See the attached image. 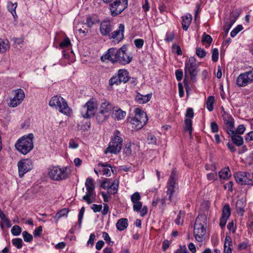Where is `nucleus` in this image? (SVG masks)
I'll return each instance as SVG.
<instances>
[{"label":"nucleus","instance_id":"obj_17","mask_svg":"<svg viewBox=\"0 0 253 253\" xmlns=\"http://www.w3.org/2000/svg\"><path fill=\"white\" fill-rule=\"evenodd\" d=\"M100 32L103 36L109 37L111 32L113 30V25L109 20H104L100 25Z\"/></svg>","mask_w":253,"mask_h":253},{"label":"nucleus","instance_id":"obj_27","mask_svg":"<svg viewBox=\"0 0 253 253\" xmlns=\"http://www.w3.org/2000/svg\"><path fill=\"white\" fill-rule=\"evenodd\" d=\"M151 97L150 94H146L145 95H142L139 93L136 95L135 99L137 102L140 104H143L148 102Z\"/></svg>","mask_w":253,"mask_h":253},{"label":"nucleus","instance_id":"obj_35","mask_svg":"<svg viewBox=\"0 0 253 253\" xmlns=\"http://www.w3.org/2000/svg\"><path fill=\"white\" fill-rule=\"evenodd\" d=\"M68 212L69 210L66 208L63 209L57 212L54 216V218H56V222H57L61 217L63 216H67Z\"/></svg>","mask_w":253,"mask_h":253},{"label":"nucleus","instance_id":"obj_62","mask_svg":"<svg viewBox=\"0 0 253 253\" xmlns=\"http://www.w3.org/2000/svg\"><path fill=\"white\" fill-rule=\"evenodd\" d=\"M211 131L213 133H216L218 131V126L215 122H212L211 123Z\"/></svg>","mask_w":253,"mask_h":253},{"label":"nucleus","instance_id":"obj_44","mask_svg":"<svg viewBox=\"0 0 253 253\" xmlns=\"http://www.w3.org/2000/svg\"><path fill=\"white\" fill-rule=\"evenodd\" d=\"M105 113H100V112H99L96 117V119L98 123H102L108 119L109 115H105Z\"/></svg>","mask_w":253,"mask_h":253},{"label":"nucleus","instance_id":"obj_51","mask_svg":"<svg viewBox=\"0 0 253 253\" xmlns=\"http://www.w3.org/2000/svg\"><path fill=\"white\" fill-rule=\"evenodd\" d=\"M243 29L241 25H238L235 28H234L230 33V35L232 37H235L237 34L242 30Z\"/></svg>","mask_w":253,"mask_h":253},{"label":"nucleus","instance_id":"obj_32","mask_svg":"<svg viewBox=\"0 0 253 253\" xmlns=\"http://www.w3.org/2000/svg\"><path fill=\"white\" fill-rule=\"evenodd\" d=\"M17 6V3H12L10 1L8 2L7 4V7L8 11L11 13L14 19H16V18L17 17L16 13V8Z\"/></svg>","mask_w":253,"mask_h":253},{"label":"nucleus","instance_id":"obj_39","mask_svg":"<svg viewBox=\"0 0 253 253\" xmlns=\"http://www.w3.org/2000/svg\"><path fill=\"white\" fill-rule=\"evenodd\" d=\"M223 120L225 125L234 124V119L228 114H225L223 116Z\"/></svg>","mask_w":253,"mask_h":253},{"label":"nucleus","instance_id":"obj_40","mask_svg":"<svg viewBox=\"0 0 253 253\" xmlns=\"http://www.w3.org/2000/svg\"><path fill=\"white\" fill-rule=\"evenodd\" d=\"M185 130L188 131L190 135L192 133V123L191 119H186L185 120Z\"/></svg>","mask_w":253,"mask_h":253},{"label":"nucleus","instance_id":"obj_5","mask_svg":"<svg viewBox=\"0 0 253 253\" xmlns=\"http://www.w3.org/2000/svg\"><path fill=\"white\" fill-rule=\"evenodd\" d=\"M114 136L112 137L108 147L106 149L104 153L117 154L120 152L122 144L123 138L120 136V132L116 130L114 132Z\"/></svg>","mask_w":253,"mask_h":253},{"label":"nucleus","instance_id":"obj_50","mask_svg":"<svg viewBox=\"0 0 253 253\" xmlns=\"http://www.w3.org/2000/svg\"><path fill=\"white\" fill-rule=\"evenodd\" d=\"M119 76H113L112 77L110 80H109V84L110 85H113L114 84L119 85L122 82L120 81H119Z\"/></svg>","mask_w":253,"mask_h":253},{"label":"nucleus","instance_id":"obj_2","mask_svg":"<svg viewBox=\"0 0 253 253\" xmlns=\"http://www.w3.org/2000/svg\"><path fill=\"white\" fill-rule=\"evenodd\" d=\"M48 175L51 179L58 181L67 179L70 171L66 167L51 166L48 169Z\"/></svg>","mask_w":253,"mask_h":253},{"label":"nucleus","instance_id":"obj_45","mask_svg":"<svg viewBox=\"0 0 253 253\" xmlns=\"http://www.w3.org/2000/svg\"><path fill=\"white\" fill-rule=\"evenodd\" d=\"M22 229L18 225H14L11 230V233L14 236H18L21 233Z\"/></svg>","mask_w":253,"mask_h":253},{"label":"nucleus","instance_id":"obj_29","mask_svg":"<svg viewBox=\"0 0 253 253\" xmlns=\"http://www.w3.org/2000/svg\"><path fill=\"white\" fill-rule=\"evenodd\" d=\"M246 206V203L243 199H240L236 202V208L237 212L243 215L244 212V208Z\"/></svg>","mask_w":253,"mask_h":253},{"label":"nucleus","instance_id":"obj_49","mask_svg":"<svg viewBox=\"0 0 253 253\" xmlns=\"http://www.w3.org/2000/svg\"><path fill=\"white\" fill-rule=\"evenodd\" d=\"M233 246L231 238L229 236H226L224 244V248H231Z\"/></svg>","mask_w":253,"mask_h":253},{"label":"nucleus","instance_id":"obj_18","mask_svg":"<svg viewBox=\"0 0 253 253\" xmlns=\"http://www.w3.org/2000/svg\"><path fill=\"white\" fill-rule=\"evenodd\" d=\"M126 116V112L118 106H115L112 112V117L118 121L124 119Z\"/></svg>","mask_w":253,"mask_h":253},{"label":"nucleus","instance_id":"obj_37","mask_svg":"<svg viewBox=\"0 0 253 253\" xmlns=\"http://www.w3.org/2000/svg\"><path fill=\"white\" fill-rule=\"evenodd\" d=\"M214 98L212 96H210L207 100V108L209 111H211L213 109Z\"/></svg>","mask_w":253,"mask_h":253},{"label":"nucleus","instance_id":"obj_22","mask_svg":"<svg viewBox=\"0 0 253 253\" xmlns=\"http://www.w3.org/2000/svg\"><path fill=\"white\" fill-rule=\"evenodd\" d=\"M144 119H142V121H140V120L135 117L131 118L130 122L132 125V128L136 130L141 129L144 126Z\"/></svg>","mask_w":253,"mask_h":253},{"label":"nucleus","instance_id":"obj_25","mask_svg":"<svg viewBox=\"0 0 253 253\" xmlns=\"http://www.w3.org/2000/svg\"><path fill=\"white\" fill-rule=\"evenodd\" d=\"M218 176L220 179L227 180L231 176L229 167H225L218 172Z\"/></svg>","mask_w":253,"mask_h":253},{"label":"nucleus","instance_id":"obj_64","mask_svg":"<svg viewBox=\"0 0 253 253\" xmlns=\"http://www.w3.org/2000/svg\"><path fill=\"white\" fill-rule=\"evenodd\" d=\"M110 181L108 179H105L101 184V186L103 189H107L109 190V187L110 186Z\"/></svg>","mask_w":253,"mask_h":253},{"label":"nucleus","instance_id":"obj_61","mask_svg":"<svg viewBox=\"0 0 253 253\" xmlns=\"http://www.w3.org/2000/svg\"><path fill=\"white\" fill-rule=\"evenodd\" d=\"M245 127L243 125H240L236 129L235 133L242 134L245 132Z\"/></svg>","mask_w":253,"mask_h":253},{"label":"nucleus","instance_id":"obj_46","mask_svg":"<svg viewBox=\"0 0 253 253\" xmlns=\"http://www.w3.org/2000/svg\"><path fill=\"white\" fill-rule=\"evenodd\" d=\"M207 178L209 181H215L218 179L217 174L216 171L213 172L208 173L207 174Z\"/></svg>","mask_w":253,"mask_h":253},{"label":"nucleus","instance_id":"obj_54","mask_svg":"<svg viewBox=\"0 0 253 253\" xmlns=\"http://www.w3.org/2000/svg\"><path fill=\"white\" fill-rule=\"evenodd\" d=\"M196 55L200 58H203L206 55V51L204 49L200 47L196 48Z\"/></svg>","mask_w":253,"mask_h":253},{"label":"nucleus","instance_id":"obj_9","mask_svg":"<svg viewBox=\"0 0 253 253\" xmlns=\"http://www.w3.org/2000/svg\"><path fill=\"white\" fill-rule=\"evenodd\" d=\"M236 182L241 185H250L253 183V173L245 171H238L235 173Z\"/></svg>","mask_w":253,"mask_h":253},{"label":"nucleus","instance_id":"obj_34","mask_svg":"<svg viewBox=\"0 0 253 253\" xmlns=\"http://www.w3.org/2000/svg\"><path fill=\"white\" fill-rule=\"evenodd\" d=\"M9 48V42L7 40L0 39V53L4 52Z\"/></svg>","mask_w":253,"mask_h":253},{"label":"nucleus","instance_id":"obj_38","mask_svg":"<svg viewBox=\"0 0 253 253\" xmlns=\"http://www.w3.org/2000/svg\"><path fill=\"white\" fill-rule=\"evenodd\" d=\"M231 214V209L228 204L225 205L222 210V216L229 218Z\"/></svg>","mask_w":253,"mask_h":253},{"label":"nucleus","instance_id":"obj_21","mask_svg":"<svg viewBox=\"0 0 253 253\" xmlns=\"http://www.w3.org/2000/svg\"><path fill=\"white\" fill-rule=\"evenodd\" d=\"M177 186L176 172L173 169L167 182V187L176 188Z\"/></svg>","mask_w":253,"mask_h":253},{"label":"nucleus","instance_id":"obj_42","mask_svg":"<svg viewBox=\"0 0 253 253\" xmlns=\"http://www.w3.org/2000/svg\"><path fill=\"white\" fill-rule=\"evenodd\" d=\"M12 245L16 248L20 249L23 246V241L21 238H15L12 240Z\"/></svg>","mask_w":253,"mask_h":253},{"label":"nucleus","instance_id":"obj_3","mask_svg":"<svg viewBox=\"0 0 253 253\" xmlns=\"http://www.w3.org/2000/svg\"><path fill=\"white\" fill-rule=\"evenodd\" d=\"M206 218L204 215H199L197 217L194 226V235L196 241L202 242L206 233L205 225L206 224Z\"/></svg>","mask_w":253,"mask_h":253},{"label":"nucleus","instance_id":"obj_23","mask_svg":"<svg viewBox=\"0 0 253 253\" xmlns=\"http://www.w3.org/2000/svg\"><path fill=\"white\" fill-rule=\"evenodd\" d=\"M134 112L135 116L134 117L137 118L138 120H140V121H141L142 119H144V121L145 125L148 121L146 114L138 108H137L135 109Z\"/></svg>","mask_w":253,"mask_h":253},{"label":"nucleus","instance_id":"obj_58","mask_svg":"<svg viewBox=\"0 0 253 253\" xmlns=\"http://www.w3.org/2000/svg\"><path fill=\"white\" fill-rule=\"evenodd\" d=\"M96 236L94 233H91L89 236V238L87 242V246H90L91 247L94 245V242L95 240Z\"/></svg>","mask_w":253,"mask_h":253},{"label":"nucleus","instance_id":"obj_4","mask_svg":"<svg viewBox=\"0 0 253 253\" xmlns=\"http://www.w3.org/2000/svg\"><path fill=\"white\" fill-rule=\"evenodd\" d=\"M49 105L55 108L60 112L67 116L70 115L71 113V110L69 107L67 101L60 96H53L49 102Z\"/></svg>","mask_w":253,"mask_h":253},{"label":"nucleus","instance_id":"obj_57","mask_svg":"<svg viewBox=\"0 0 253 253\" xmlns=\"http://www.w3.org/2000/svg\"><path fill=\"white\" fill-rule=\"evenodd\" d=\"M144 42V40L141 39H137L134 41V43L135 46L138 48L142 47Z\"/></svg>","mask_w":253,"mask_h":253},{"label":"nucleus","instance_id":"obj_12","mask_svg":"<svg viewBox=\"0 0 253 253\" xmlns=\"http://www.w3.org/2000/svg\"><path fill=\"white\" fill-rule=\"evenodd\" d=\"M253 82V73L252 71L241 74L236 79V83L239 86H245Z\"/></svg>","mask_w":253,"mask_h":253},{"label":"nucleus","instance_id":"obj_48","mask_svg":"<svg viewBox=\"0 0 253 253\" xmlns=\"http://www.w3.org/2000/svg\"><path fill=\"white\" fill-rule=\"evenodd\" d=\"M71 44V42L68 37H66L63 41L61 42L59 44V47L61 48H64L69 46Z\"/></svg>","mask_w":253,"mask_h":253},{"label":"nucleus","instance_id":"obj_59","mask_svg":"<svg viewBox=\"0 0 253 253\" xmlns=\"http://www.w3.org/2000/svg\"><path fill=\"white\" fill-rule=\"evenodd\" d=\"M90 208L94 212H97L101 211L102 206L101 205L92 204Z\"/></svg>","mask_w":253,"mask_h":253},{"label":"nucleus","instance_id":"obj_55","mask_svg":"<svg viewBox=\"0 0 253 253\" xmlns=\"http://www.w3.org/2000/svg\"><path fill=\"white\" fill-rule=\"evenodd\" d=\"M218 50L217 48H213L212 50L211 59L213 62H216L218 59Z\"/></svg>","mask_w":253,"mask_h":253},{"label":"nucleus","instance_id":"obj_16","mask_svg":"<svg viewBox=\"0 0 253 253\" xmlns=\"http://www.w3.org/2000/svg\"><path fill=\"white\" fill-rule=\"evenodd\" d=\"M125 25L123 24H120L118 28L111 33L109 36L110 39H114L117 42L122 41L124 38Z\"/></svg>","mask_w":253,"mask_h":253},{"label":"nucleus","instance_id":"obj_53","mask_svg":"<svg viewBox=\"0 0 253 253\" xmlns=\"http://www.w3.org/2000/svg\"><path fill=\"white\" fill-rule=\"evenodd\" d=\"M85 211V208L84 207H83L81 210H80L79 215H78V223L80 226V228L81 227L82 219L83 218V215Z\"/></svg>","mask_w":253,"mask_h":253},{"label":"nucleus","instance_id":"obj_7","mask_svg":"<svg viewBox=\"0 0 253 253\" xmlns=\"http://www.w3.org/2000/svg\"><path fill=\"white\" fill-rule=\"evenodd\" d=\"M85 186L87 192L83 197V200L88 204H90L94 202L96 194L94 191L95 186L92 178L88 177L86 178Z\"/></svg>","mask_w":253,"mask_h":253},{"label":"nucleus","instance_id":"obj_33","mask_svg":"<svg viewBox=\"0 0 253 253\" xmlns=\"http://www.w3.org/2000/svg\"><path fill=\"white\" fill-rule=\"evenodd\" d=\"M176 189V188L174 187H167V194L169 196L168 199L170 203H175V202L173 200V195L175 192Z\"/></svg>","mask_w":253,"mask_h":253},{"label":"nucleus","instance_id":"obj_14","mask_svg":"<svg viewBox=\"0 0 253 253\" xmlns=\"http://www.w3.org/2000/svg\"><path fill=\"white\" fill-rule=\"evenodd\" d=\"M17 165L20 177H22L26 173L31 170L33 168L32 162L29 159H24L20 161L18 163Z\"/></svg>","mask_w":253,"mask_h":253},{"label":"nucleus","instance_id":"obj_6","mask_svg":"<svg viewBox=\"0 0 253 253\" xmlns=\"http://www.w3.org/2000/svg\"><path fill=\"white\" fill-rule=\"evenodd\" d=\"M198 73V65L196 62V59L194 57H190L188 62L185 64V79L184 80L185 84H187L186 81V78L187 74H189L191 80L195 82L196 81V77Z\"/></svg>","mask_w":253,"mask_h":253},{"label":"nucleus","instance_id":"obj_11","mask_svg":"<svg viewBox=\"0 0 253 253\" xmlns=\"http://www.w3.org/2000/svg\"><path fill=\"white\" fill-rule=\"evenodd\" d=\"M14 97L10 99L8 105L10 107H16L19 106L25 98V93L23 89H18L13 91Z\"/></svg>","mask_w":253,"mask_h":253},{"label":"nucleus","instance_id":"obj_43","mask_svg":"<svg viewBox=\"0 0 253 253\" xmlns=\"http://www.w3.org/2000/svg\"><path fill=\"white\" fill-rule=\"evenodd\" d=\"M22 236L24 241L28 243L31 242L33 239V236L26 231L22 232Z\"/></svg>","mask_w":253,"mask_h":253},{"label":"nucleus","instance_id":"obj_10","mask_svg":"<svg viewBox=\"0 0 253 253\" xmlns=\"http://www.w3.org/2000/svg\"><path fill=\"white\" fill-rule=\"evenodd\" d=\"M97 107L96 102L89 100L87 101L81 109V114L84 118H89L94 116V110Z\"/></svg>","mask_w":253,"mask_h":253},{"label":"nucleus","instance_id":"obj_30","mask_svg":"<svg viewBox=\"0 0 253 253\" xmlns=\"http://www.w3.org/2000/svg\"><path fill=\"white\" fill-rule=\"evenodd\" d=\"M119 181L117 179H115L112 183L111 184H110L108 193L111 194H115L118 192V189L119 187Z\"/></svg>","mask_w":253,"mask_h":253},{"label":"nucleus","instance_id":"obj_13","mask_svg":"<svg viewBox=\"0 0 253 253\" xmlns=\"http://www.w3.org/2000/svg\"><path fill=\"white\" fill-rule=\"evenodd\" d=\"M126 49L127 47L125 45L119 49L118 62L123 65L129 63L132 59V56L126 52Z\"/></svg>","mask_w":253,"mask_h":253},{"label":"nucleus","instance_id":"obj_24","mask_svg":"<svg viewBox=\"0 0 253 253\" xmlns=\"http://www.w3.org/2000/svg\"><path fill=\"white\" fill-rule=\"evenodd\" d=\"M192 21V15L187 13L182 17V28L184 30L187 31Z\"/></svg>","mask_w":253,"mask_h":253},{"label":"nucleus","instance_id":"obj_31","mask_svg":"<svg viewBox=\"0 0 253 253\" xmlns=\"http://www.w3.org/2000/svg\"><path fill=\"white\" fill-rule=\"evenodd\" d=\"M231 140L234 144L237 146H240L243 145L244 141L243 137L236 133L231 135Z\"/></svg>","mask_w":253,"mask_h":253},{"label":"nucleus","instance_id":"obj_19","mask_svg":"<svg viewBox=\"0 0 253 253\" xmlns=\"http://www.w3.org/2000/svg\"><path fill=\"white\" fill-rule=\"evenodd\" d=\"M114 107L110 102L105 101L101 103L99 111L100 113H110L113 112Z\"/></svg>","mask_w":253,"mask_h":253},{"label":"nucleus","instance_id":"obj_56","mask_svg":"<svg viewBox=\"0 0 253 253\" xmlns=\"http://www.w3.org/2000/svg\"><path fill=\"white\" fill-rule=\"evenodd\" d=\"M174 37V33L172 32H168L166 35V38L165 40L168 42H169L172 41Z\"/></svg>","mask_w":253,"mask_h":253},{"label":"nucleus","instance_id":"obj_47","mask_svg":"<svg viewBox=\"0 0 253 253\" xmlns=\"http://www.w3.org/2000/svg\"><path fill=\"white\" fill-rule=\"evenodd\" d=\"M130 199L132 203L140 202L141 197L140 194L137 192H135L131 196Z\"/></svg>","mask_w":253,"mask_h":253},{"label":"nucleus","instance_id":"obj_20","mask_svg":"<svg viewBox=\"0 0 253 253\" xmlns=\"http://www.w3.org/2000/svg\"><path fill=\"white\" fill-rule=\"evenodd\" d=\"M98 166L99 168L98 169L99 172L101 171H102L103 174L106 176H111V170L110 168H111V166L110 164L99 163Z\"/></svg>","mask_w":253,"mask_h":253},{"label":"nucleus","instance_id":"obj_8","mask_svg":"<svg viewBox=\"0 0 253 253\" xmlns=\"http://www.w3.org/2000/svg\"><path fill=\"white\" fill-rule=\"evenodd\" d=\"M127 6V0H116L109 5L111 15L116 16L121 14Z\"/></svg>","mask_w":253,"mask_h":253},{"label":"nucleus","instance_id":"obj_41","mask_svg":"<svg viewBox=\"0 0 253 253\" xmlns=\"http://www.w3.org/2000/svg\"><path fill=\"white\" fill-rule=\"evenodd\" d=\"M224 129L226 132L230 136L235 133L236 129L234 127V124L225 125Z\"/></svg>","mask_w":253,"mask_h":253},{"label":"nucleus","instance_id":"obj_52","mask_svg":"<svg viewBox=\"0 0 253 253\" xmlns=\"http://www.w3.org/2000/svg\"><path fill=\"white\" fill-rule=\"evenodd\" d=\"M212 38L211 36L207 35L204 33L202 36V42H206L208 44H211L212 42Z\"/></svg>","mask_w":253,"mask_h":253},{"label":"nucleus","instance_id":"obj_15","mask_svg":"<svg viewBox=\"0 0 253 253\" xmlns=\"http://www.w3.org/2000/svg\"><path fill=\"white\" fill-rule=\"evenodd\" d=\"M118 52L119 49L114 47L110 48L107 50L106 54L101 57V60L103 62L110 60L113 63L118 62Z\"/></svg>","mask_w":253,"mask_h":253},{"label":"nucleus","instance_id":"obj_36","mask_svg":"<svg viewBox=\"0 0 253 253\" xmlns=\"http://www.w3.org/2000/svg\"><path fill=\"white\" fill-rule=\"evenodd\" d=\"M0 218L2 220L1 222L4 223L6 226L9 228L11 226V224L9 219L6 217L4 212L0 209Z\"/></svg>","mask_w":253,"mask_h":253},{"label":"nucleus","instance_id":"obj_60","mask_svg":"<svg viewBox=\"0 0 253 253\" xmlns=\"http://www.w3.org/2000/svg\"><path fill=\"white\" fill-rule=\"evenodd\" d=\"M142 208V204L141 202L133 203V209L134 211L138 212Z\"/></svg>","mask_w":253,"mask_h":253},{"label":"nucleus","instance_id":"obj_63","mask_svg":"<svg viewBox=\"0 0 253 253\" xmlns=\"http://www.w3.org/2000/svg\"><path fill=\"white\" fill-rule=\"evenodd\" d=\"M185 117L187 118H189L190 119H192L194 117V111L192 108H188L186 110V113L185 114Z\"/></svg>","mask_w":253,"mask_h":253},{"label":"nucleus","instance_id":"obj_1","mask_svg":"<svg viewBox=\"0 0 253 253\" xmlns=\"http://www.w3.org/2000/svg\"><path fill=\"white\" fill-rule=\"evenodd\" d=\"M34 135L29 133L20 138L15 143V147L21 153L26 155L34 148Z\"/></svg>","mask_w":253,"mask_h":253},{"label":"nucleus","instance_id":"obj_28","mask_svg":"<svg viewBox=\"0 0 253 253\" xmlns=\"http://www.w3.org/2000/svg\"><path fill=\"white\" fill-rule=\"evenodd\" d=\"M128 220L126 218L120 219L116 223V227L119 231H123L126 229L128 226Z\"/></svg>","mask_w":253,"mask_h":253},{"label":"nucleus","instance_id":"obj_26","mask_svg":"<svg viewBox=\"0 0 253 253\" xmlns=\"http://www.w3.org/2000/svg\"><path fill=\"white\" fill-rule=\"evenodd\" d=\"M118 76L119 78V81H121L122 83H126L128 81L129 79L128 73L126 70H119L118 72Z\"/></svg>","mask_w":253,"mask_h":253}]
</instances>
